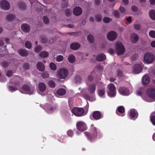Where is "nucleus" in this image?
<instances>
[{"label":"nucleus","mask_w":155,"mask_h":155,"mask_svg":"<svg viewBox=\"0 0 155 155\" xmlns=\"http://www.w3.org/2000/svg\"><path fill=\"white\" fill-rule=\"evenodd\" d=\"M65 90L63 88H60L57 91V93L59 95H63L66 93Z\"/></svg>","instance_id":"bb28decb"},{"label":"nucleus","mask_w":155,"mask_h":155,"mask_svg":"<svg viewBox=\"0 0 155 155\" xmlns=\"http://www.w3.org/2000/svg\"><path fill=\"white\" fill-rule=\"evenodd\" d=\"M37 69L41 71H43L45 70V67L44 64L41 62H38L37 64Z\"/></svg>","instance_id":"412c9836"},{"label":"nucleus","mask_w":155,"mask_h":155,"mask_svg":"<svg viewBox=\"0 0 155 155\" xmlns=\"http://www.w3.org/2000/svg\"><path fill=\"white\" fill-rule=\"evenodd\" d=\"M111 20L112 18L107 17H104L103 19V22L106 23H108Z\"/></svg>","instance_id":"09e8293b"},{"label":"nucleus","mask_w":155,"mask_h":155,"mask_svg":"<svg viewBox=\"0 0 155 155\" xmlns=\"http://www.w3.org/2000/svg\"><path fill=\"white\" fill-rule=\"evenodd\" d=\"M48 86L51 88H53L56 86L55 82L52 80H49L48 82Z\"/></svg>","instance_id":"7c9ffc66"},{"label":"nucleus","mask_w":155,"mask_h":155,"mask_svg":"<svg viewBox=\"0 0 155 155\" xmlns=\"http://www.w3.org/2000/svg\"><path fill=\"white\" fill-rule=\"evenodd\" d=\"M15 15L12 14H10L6 16V19L8 21H12L15 18Z\"/></svg>","instance_id":"cd10ccee"},{"label":"nucleus","mask_w":155,"mask_h":155,"mask_svg":"<svg viewBox=\"0 0 155 155\" xmlns=\"http://www.w3.org/2000/svg\"><path fill=\"white\" fill-rule=\"evenodd\" d=\"M41 41L42 43H46L47 41V39L46 37L41 38Z\"/></svg>","instance_id":"bf43d9fd"},{"label":"nucleus","mask_w":155,"mask_h":155,"mask_svg":"<svg viewBox=\"0 0 155 155\" xmlns=\"http://www.w3.org/2000/svg\"><path fill=\"white\" fill-rule=\"evenodd\" d=\"M109 53L111 54H114V50L112 48H110L109 49Z\"/></svg>","instance_id":"0e129e2a"},{"label":"nucleus","mask_w":155,"mask_h":155,"mask_svg":"<svg viewBox=\"0 0 155 155\" xmlns=\"http://www.w3.org/2000/svg\"><path fill=\"white\" fill-rule=\"evenodd\" d=\"M13 84L16 85L18 86L20 85V82L18 80H16Z\"/></svg>","instance_id":"338daca9"},{"label":"nucleus","mask_w":155,"mask_h":155,"mask_svg":"<svg viewBox=\"0 0 155 155\" xmlns=\"http://www.w3.org/2000/svg\"><path fill=\"white\" fill-rule=\"evenodd\" d=\"M147 95L150 98L154 99L155 100V88L151 87L147 90Z\"/></svg>","instance_id":"1a4fd4ad"},{"label":"nucleus","mask_w":155,"mask_h":155,"mask_svg":"<svg viewBox=\"0 0 155 155\" xmlns=\"http://www.w3.org/2000/svg\"><path fill=\"white\" fill-rule=\"evenodd\" d=\"M115 51L117 53L118 55L122 54L125 51L124 45L120 42L117 43L115 45Z\"/></svg>","instance_id":"7ed1b4c3"},{"label":"nucleus","mask_w":155,"mask_h":155,"mask_svg":"<svg viewBox=\"0 0 155 155\" xmlns=\"http://www.w3.org/2000/svg\"><path fill=\"white\" fill-rule=\"evenodd\" d=\"M142 70V66L139 64H136L133 68V72L135 74H138Z\"/></svg>","instance_id":"ddd939ff"},{"label":"nucleus","mask_w":155,"mask_h":155,"mask_svg":"<svg viewBox=\"0 0 155 155\" xmlns=\"http://www.w3.org/2000/svg\"><path fill=\"white\" fill-rule=\"evenodd\" d=\"M68 71L64 68L60 69L57 71V75L61 79H64L68 76Z\"/></svg>","instance_id":"f03ea898"},{"label":"nucleus","mask_w":155,"mask_h":155,"mask_svg":"<svg viewBox=\"0 0 155 155\" xmlns=\"http://www.w3.org/2000/svg\"><path fill=\"white\" fill-rule=\"evenodd\" d=\"M13 72L11 71H8L6 73V75L8 77H11L12 76Z\"/></svg>","instance_id":"4d7b16f0"},{"label":"nucleus","mask_w":155,"mask_h":155,"mask_svg":"<svg viewBox=\"0 0 155 155\" xmlns=\"http://www.w3.org/2000/svg\"><path fill=\"white\" fill-rule=\"evenodd\" d=\"M117 34L115 31H111L107 35V38L110 41H113L115 40L117 37Z\"/></svg>","instance_id":"0eeeda50"},{"label":"nucleus","mask_w":155,"mask_h":155,"mask_svg":"<svg viewBox=\"0 0 155 155\" xmlns=\"http://www.w3.org/2000/svg\"><path fill=\"white\" fill-rule=\"evenodd\" d=\"M67 134L68 136L71 137L74 135V132L72 130H70L67 131Z\"/></svg>","instance_id":"603ef678"},{"label":"nucleus","mask_w":155,"mask_h":155,"mask_svg":"<svg viewBox=\"0 0 155 155\" xmlns=\"http://www.w3.org/2000/svg\"><path fill=\"white\" fill-rule=\"evenodd\" d=\"M68 59L69 62L72 63L75 61L76 58L74 55L71 54L69 55Z\"/></svg>","instance_id":"c756f323"},{"label":"nucleus","mask_w":155,"mask_h":155,"mask_svg":"<svg viewBox=\"0 0 155 155\" xmlns=\"http://www.w3.org/2000/svg\"><path fill=\"white\" fill-rule=\"evenodd\" d=\"M139 39V36L135 33H133L131 35V41L133 43H136Z\"/></svg>","instance_id":"5701e85b"},{"label":"nucleus","mask_w":155,"mask_h":155,"mask_svg":"<svg viewBox=\"0 0 155 155\" xmlns=\"http://www.w3.org/2000/svg\"><path fill=\"white\" fill-rule=\"evenodd\" d=\"M143 83L144 84H148L150 81V78L149 76L147 75L144 76L143 78Z\"/></svg>","instance_id":"a878e982"},{"label":"nucleus","mask_w":155,"mask_h":155,"mask_svg":"<svg viewBox=\"0 0 155 155\" xmlns=\"http://www.w3.org/2000/svg\"><path fill=\"white\" fill-rule=\"evenodd\" d=\"M87 39L88 41L91 43H92L94 41V36L91 35H89L87 37Z\"/></svg>","instance_id":"c9c22d12"},{"label":"nucleus","mask_w":155,"mask_h":155,"mask_svg":"<svg viewBox=\"0 0 155 155\" xmlns=\"http://www.w3.org/2000/svg\"><path fill=\"white\" fill-rule=\"evenodd\" d=\"M88 90L91 94L94 93L96 90V85L95 84H90L88 87Z\"/></svg>","instance_id":"aec40b11"},{"label":"nucleus","mask_w":155,"mask_h":155,"mask_svg":"<svg viewBox=\"0 0 155 155\" xmlns=\"http://www.w3.org/2000/svg\"><path fill=\"white\" fill-rule=\"evenodd\" d=\"M119 9L120 11V12L122 13H124L125 12V8L124 7H123L121 6H120V7L119 8Z\"/></svg>","instance_id":"e2e57ef3"},{"label":"nucleus","mask_w":155,"mask_h":155,"mask_svg":"<svg viewBox=\"0 0 155 155\" xmlns=\"http://www.w3.org/2000/svg\"><path fill=\"white\" fill-rule=\"evenodd\" d=\"M76 127L77 129L81 131H84L87 129L86 124L83 122L79 121L77 123Z\"/></svg>","instance_id":"423d86ee"},{"label":"nucleus","mask_w":155,"mask_h":155,"mask_svg":"<svg viewBox=\"0 0 155 155\" xmlns=\"http://www.w3.org/2000/svg\"><path fill=\"white\" fill-rule=\"evenodd\" d=\"M109 91L108 92V95L110 97H114L116 95V87L112 84H110L108 85Z\"/></svg>","instance_id":"39448f33"},{"label":"nucleus","mask_w":155,"mask_h":155,"mask_svg":"<svg viewBox=\"0 0 155 155\" xmlns=\"http://www.w3.org/2000/svg\"><path fill=\"white\" fill-rule=\"evenodd\" d=\"M95 4L97 5H99L100 3V0H94Z\"/></svg>","instance_id":"774afa93"},{"label":"nucleus","mask_w":155,"mask_h":155,"mask_svg":"<svg viewBox=\"0 0 155 155\" xmlns=\"http://www.w3.org/2000/svg\"><path fill=\"white\" fill-rule=\"evenodd\" d=\"M75 81L77 83H79L81 81V78L80 76L76 75L74 78Z\"/></svg>","instance_id":"ea45409f"},{"label":"nucleus","mask_w":155,"mask_h":155,"mask_svg":"<svg viewBox=\"0 0 155 155\" xmlns=\"http://www.w3.org/2000/svg\"><path fill=\"white\" fill-rule=\"evenodd\" d=\"M82 12L81 8L79 7H76L73 9V13L76 16H79L81 15Z\"/></svg>","instance_id":"dca6fc26"},{"label":"nucleus","mask_w":155,"mask_h":155,"mask_svg":"<svg viewBox=\"0 0 155 155\" xmlns=\"http://www.w3.org/2000/svg\"><path fill=\"white\" fill-rule=\"evenodd\" d=\"M96 20L97 22H101L102 18V15L100 14H97L95 16Z\"/></svg>","instance_id":"2f4dec72"},{"label":"nucleus","mask_w":155,"mask_h":155,"mask_svg":"<svg viewBox=\"0 0 155 155\" xmlns=\"http://www.w3.org/2000/svg\"><path fill=\"white\" fill-rule=\"evenodd\" d=\"M138 114L135 109H133L130 110L129 112V116L131 119L135 120L138 117Z\"/></svg>","instance_id":"9b49d317"},{"label":"nucleus","mask_w":155,"mask_h":155,"mask_svg":"<svg viewBox=\"0 0 155 155\" xmlns=\"http://www.w3.org/2000/svg\"><path fill=\"white\" fill-rule=\"evenodd\" d=\"M106 57L105 55L103 54H100L98 55L96 57V59L97 61H102L105 60Z\"/></svg>","instance_id":"4be33fe9"},{"label":"nucleus","mask_w":155,"mask_h":155,"mask_svg":"<svg viewBox=\"0 0 155 155\" xmlns=\"http://www.w3.org/2000/svg\"><path fill=\"white\" fill-rule=\"evenodd\" d=\"M118 91L121 94L124 95H128L129 93L128 89L124 87H120L118 89Z\"/></svg>","instance_id":"f8f14e48"},{"label":"nucleus","mask_w":155,"mask_h":155,"mask_svg":"<svg viewBox=\"0 0 155 155\" xmlns=\"http://www.w3.org/2000/svg\"><path fill=\"white\" fill-rule=\"evenodd\" d=\"M25 46L26 48L30 49L31 48L32 45L30 41H27L25 43Z\"/></svg>","instance_id":"79ce46f5"},{"label":"nucleus","mask_w":155,"mask_h":155,"mask_svg":"<svg viewBox=\"0 0 155 155\" xmlns=\"http://www.w3.org/2000/svg\"><path fill=\"white\" fill-rule=\"evenodd\" d=\"M22 88L28 94H32L33 93V91L31 89L30 87L28 85H23L22 86Z\"/></svg>","instance_id":"2eb2a0df"},{"label":"nucleus","mask_w":155,"mask_h":155,"mask_svg":"<svg viewBox=\"0 0 155 155\" xmlns=\"http://www.w3.org/2000/svg\"><path fill=\"white\" fill-rule=\"evenodd\" d=\"M18 6L19 8L22 10H25L26 8V4L23 2H21L18 3Z\"/></svg>","instance_id":"473e14b6"},{"label":"nucleus","mask_w":155,"mask_h":155,"mask_svg":"<svg viewBox=\"0 0 155 155\" xmlns=\"http://www.w3.org/2000/svg\"><path fill=\"white\" fill-rule=\"evenodd\" d=\"M70 46L71 49L76 50L80 48L81 45L79 43L75 42L71 44Z\"/></svg>","instance_id":"6ab92c4d"},{"label":"nucleus","mask_w":155,"mask_h":155,"mask_svg":"<svg viewBox=\"0 0 155 155\" xmlns=\"http://www.w3.org/2000/svg\"><path fill=\"white\" fill-rule=\"evenodd\" d=\"M91 133L94 134V136H101V134L100 131L99 130L97 129L93 124L91 126Z\"/></svg>","instance_id":"9d476101"},{"label":"nucleus","mask_w":155,"mask_h":155,"mask_svg":"<svg viewBox=\"0 0 155 155\" xmlns=\"http://www.w3.org/2000/svg\"><path fill=\"white\" fill-rule=\"evenodd\" d=\"M150 120L152 124L155 126V115L151 116H150Z\"/></svg>","instance_id":"de8ad7c7"},{"label":"nucleus","mask_w":155,"mask_h":155,"mask_svg":"<svg viewBox=\"0 0 155 155\" xmlns=\"http://www.w3.org/2000/svg\"><path fill=\"white\" fill-rule=\"evenodd\" d=\"M154 60V56L152 53H147L144 56V60L146 63H152Z\"/></svg>","instance_id":"20e7f679"},{"label":"nucleus","mask_w":155,"mask_h":155,"mask_svg":"<svg viewBox=\"0 0 155 155\" xmlns=\"http://www.w3.org/2000/svg\"><path fill=\"white\" fill-rule=\"evenodd\" d=\"M71 112L77 117H81L84 115V110L83 108L75 107L72 109Z\"/></svg>","instance_id":"f257e3e1"},{"label":"nucleus","mask_w":155,"mask_h":155,"mask_svg":"<svg viewBox=\"0 0 155 155\" xmlns=\"http://www.w3.org/2000/svg\"><path fill=\"white\" fill-rule=\"evenodd\" d=\"M42 18L45 24H48L49 23V19L47 16H44Z\"/></svg>","instance_id":"37998d69"},{"label":"nucleus","mask_w":155,"mask_h":155,"mask_svg":"<svg viewBox=\"0 0 155 155\" xmlns=\"http://www.w3.org/2000/svg\"><path fill=\"white\" fill-rule=\"evenodd\" d=\"M10 63V62H8L6 61H4L1 63V65L3 68H6L8 66Z\"/></svg>","instance_id":"c03bdc74"},{"label":"nucleus","mask_w":155,"mask_h":155,"mask_svg":"<svg viewBox=\"0 0 155 155\" xmlns=\"http://www.w3.org/2000/svg\"><path fill=\"white\" fill-rule=\"evenodd\" d=\"M84 134L87 139L90 141H91L93 139L96 137L92 133H90L88 132H85L84 133Z\"/></svg>","instance_id":"b1692460"},{"label":"nucleus","mask_w":155,"mask_h":155,"mask_svg":"<svg viewBox=\"0 0 155 155\" xmlns=\"http://www.w3.org/2000/svg\"><path fill=\"white\" fill-rule=\"evenodd\" d=\"M21 30L26 32H28L30 29V26L28 24H23L21 26Z\"/></svg>","instance_id":"a211bd4d"},{"label":"nucleus","mask_w":155,"mask_h":155,"mask_svg":"<svg viewBox=\"0 0 155 155\" xmlns=\"http://www.w3.org/2000/svg\"><path fill=\"white\" fill-rule=\"evenodd\" d=\"M38 87L39 90L41 92H44L46 89V86L45 83L43 82L39 83Z\"/></svg>","instance_id":"393cba45"},{"label":"nucleus","mask_w":155,"mask_h":155,"mask_svg":"<svg viewBox=\"0 0 155 155\" xmlns=\"http://www.w3.org/2000/svg\"><path fill=\"white\" fill-rule=\"evenodd\" d=\"M117 111H118V112L121 114L123 113L125 111L124 107L123 106L118 107H117V110L116 111L117 114Z\"/></svg>","instance_id":"72a5a7b5"},{"label":"nucleus","mask_w":155,"mask_h":155,"mask_svg":"<svg viewBox=\"0 0 155 155\" xmlns=\"http://www.w3.org/2000/svg\"><path fill=\"white\" fill-rule=\"evenodd\" d=\"M0 6L2 9L6 10L9 9L10 6L9 2L6 0H2L1 1Z\"/></svg>","instance_id":"6e6552de"},{"label":"nucleus","mask_w":155,"mask_h":155,"mask_svg":"<svg viewBox=\"0 0 155 155\" xmlns=\"http://www.w3.org/2000/svg\"><path fill=\"white\" fill-rule=\"evenodd\" d=\"M42 77L43 78H46L49 77V74L48 73L45 72L42 73L41 74Z\"/></svg>","instance_id":"6e6d98bb"},{"label":"nucleus","mask_w":155,"mask_h":155,"mask_svg":"<svg viewBox=\"0 0 155 155\" xmlns=\"http://www.w3.org/2000/svg\"><path fill=\"white\" fill-rule=\"evenodd\" d=\"M131 10L133 12H137L138 10L137 8L135 6H133L131 7Z\"/></svg>","instance_id":"680f3d73"},{"label":"nucleus","mask_w":155,"mask_h":155,"mask_svg":"<svg viewBox=\"0 0 155 155\" xmlns=\"http://www.w3.org/2000/svg\"><path fill=\"white\" fill-rule=\"evenodd\" d=\"M98 94L100 97H102L105 94V91L104 89H101L98 90Z\"/></svg>","instance_id":"49530a36"},{"label":"nucleus","mask_w":155,"mask_h":155,"mask_svg":"<svg viewBox=\"0 0 155 155\" xmlns=\"http://www.w3.org/2000/svg\"><path fill=\"white\" fill-rule=\"evenodd\" d=\"M39 56L41 57L46 58L49 55L48 53L46 51H42L39 54Z\"/></svg>","instance_id":"f704fd0d"},{"label":"nucleus","mask_w":155,"mask_h":155,"mask_svg":"<svg viewBox=\"0 0 155 155\" xmlns=\"http://www.w3.org/2000/svg\"><path fill=\"white\" fill-rule=\"evenodd\" d=\"M113 14L114 16L117 18H119L120 17V15L117 10H114Z\"/></svg>","instance_id":"e433bc0d"},{"label":"nucleus","mask_w":155,"mask_h":155,"mask_svg":"<svg viewBox=\"0 0 155 155\" xmlns=\"http://www.w3.org/2000/svg\"><path fill=\"white\" fill-rule=\"evenodd\" d=\"M42 47L40 45L37 46L35 48V51L37 53H39L42 50Z\"/></svg>","instance_id":"a18cd8bd"},{"label":"nucleus","mask_w":155,"mask_h":155,"mask_svg":"<svg viewBox=\"0 0 155 155\" xmlns=\"http://www.w3.org/2000/svg\"><path fill=\"white\" fill-rule=\"evenodd\" d=\"M63 57L61 55H58L56 57V60L58 62L62 61L63 59Z\"/></svg>","instance_id":"8fccbe9b"},{"label":"nucleus","mask_w":155,"mask_h":155,"mask_svg":"<svg viewBox=\"0 0 155 155\" xmlns=\"http://www.w3.org/2000/svg\"><path fill=\"white\" fill-rule=\"evenodd\" d=\"M149 15L151 18L154 20H155V11L152 9L149 11Z\"/></svg>","instance_id":"c85d7f7f"},{"label":"nucleus","mask_w":155,"mask_h":155,"mask_svg":"<svg viewBox=\"0 0 155 155\" xmlns=\"http://www.w3.org/2000/svg\"><path fill=\"white\" fill-rule=\"evenodd\" d=\"M150 36L152 38H155V31H151L149 32Z\"/></svg>","instance_id":"864d4df0"},{"label":"nucleus","mask_w":155,"mask_h":155,"mask_svg":"<svg viewBox=\"0 0 155 155\" xmlns=\"http://www.w3.org/2000/svg\"><path fill=\"white\" fill-rule=\"evenodd\" d=\"M83 97L86 99L88 100L90 98V97L87 94H84L83 95Z\"/></svg>","instance_id":"69168bd1"},{"label":"nucleus","mask_w":155,"mask_h":155,"mask_svg":"<svg viewBox=\"0 0 155 155\" xmlns=\"http://www.w3.org/2000/svg\"><path fill=\"white\" fill-rule=\"evenodd\" d=\"M49 67L51 69L54 71L57 68L56 64L53 62H51L50 64Z\"/></svg>","instance_id":"58836bf2"},{"label":"nucleus","mask_w":155,"mask_h":155,"mask_svg":"<svg viewBox=\"0 0 155 155\" xmlns=\"http://www.w3.org/2000/svg\"><path fill=\"white\" fill-rule=\"evenodd\" d=\"M9 91L12 92L17 90L18 89L17 87L14 86H11L8 87Z\"/></svg>","instance_id":"4c0bfd02"},{"label":"nucleus","mask_w":155,"mask_h":155,"mask_svg":"<svg viewBox=\"0 0 155 155\" xmlns=\"http://www.w3.org/2000/svg\"><path fill=\"white\" fill-rule=\"evenodd\" d=\"M94 73V72H93L91 73V74L89 75L88 77V80L90 81H91L93 80V74Z\"/></svg>","instance_id":"13d9d810"},{"label":"nucleus","mask_w":155,"mask_h":155,"mask_svg":"<svg viewBox=\"0 0 155 155\" xmlns=\"http://www.w3.org/2000/svg\"><path fill=\"white\" fill-rule=\"evenodd\" d=\"M117 75L119 77H121L123 75V72L120 70H119L117 71Z\"/></svg>","instance_id":"052dcab7"},{"label":"nucleus","mask_w":155,"mask_h":155,"mask_svg":"<svg viewBox=\"0 0 155 155\" xmlns=\"http://www.w3.org/2000/svg\"><path fill=\"white\" fill-rule=\"evenodd\" d=\"M71 12V10L69 9H67L66 10L65 12L66 15L68 17L70 16Z\"/></svg>","instance_id":"5fc2aeb1"},{"label":"nucleus","mask_w":155,"mask_h":155,"mask_svg":"<svg viewBox=\"0 0 155 155\" xmlns=\"http://www.w3.org/2000/svg\"><path fill=\"white\" fill-rule=\"evenodd\" d=\"M134 27L135 29L137 31H138L140 30L141 28V26L140 25L136 24L134 25Z\"/></svg>","instance_id":"3c124183"},{"label":"nucleus","mask_w":155,"mask_h":155,"mask_svg":"<svg viewBox=\"0 0 155 155\" xmlns=\"http://www.w3.org/2000/svg\"><path fill=\"white\" fill-rule=\"evenodd\" d=\"M23 67L25 70H29L30 68V65L28 63H25L23 64Z\"/></svg>","instance_id":"a19ab883"},{"label":"nucleus","mask_w":155,"mask_h":155,"mask_svg":"<svg viewBox=\"0 0 155 155\" xmlns=\"http://www.w3.org/2000/svg\"><path fill=\"white\" fill-rule=\"evenodd\" d=\"M19 54L22 57H26L28 54V51L25 49H20L18 51Z\"/></svg>","instance_id":"f3484780"},{"label":"nucleus","mask_w":155,"mask_h":155,"mask_svg":"<svg viewBox=\"0 0 155 155\" xmlns=\"http://www.w3.org/2000/svg\"><path fill=\"white\" fill-rule=\"evenodd\" d=\"M93 117L96 120L100 119L102 117L100 111H95L93 113Z\"/></svg>","instance_id":"4468645a"}]
</instances>
